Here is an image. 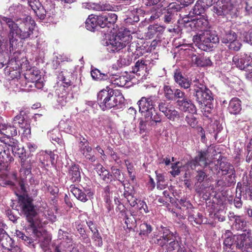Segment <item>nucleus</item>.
<instances>
[{"instance_id": "obj_1", "label": "nucleus", "mask_w": 252, "mask_h": 252, "mask_svg": "<svg viewBox=\"0 0 252 252\" xmlns=\"http://www.w3.org/2000/svg\"><path fill=\"white\" fill-rule=\"evenodd\" d=\"M2 18L3 23L6 24L9 29V42L5 46L10 51L12 50L18 52L19 42L17 37L21 40L30 38L33 34L35 26L34 21L30 16H27L22 20H16L6 17Z\"/></svg>"}, {"instance_id": "obj_42", "label": "nucleus", "mask_w": 252, "mask_h": 252, "mask_svg": "<svg viewBox=\"0 0 252 252\" xmlns=\"http://www.w3.org/2000/svg\"><path fill=\"white\" fill-rule=\"evenodd\" d=\"M17 56L13 54L11 59L8 62V65L5 68H9L14 70H18L19 69V61L18 58H16Z\"/></svg>"}, {"instance_id": "obj_23", "label": "nucleus", "mask_w": 252, "mask_h": 252, "mask_svg": "<svg viewBox=\"0 0 252 252\" xmlns=\"http://www.w3.org/2000/svg\"><path fill=\"white\" fill-rule=\"evenodd\" d=\"M82 7L86 9H93L96 11H110L113 9L112 6L108 3H83Z\"/></svg>"}, {"instance_id": "obj_8", "label": "nucleus", "mask_w": 252, "mask_h": 252, "mask_svg": "<svg viewBox=\"0 0 252 252\" xmlns=\"http://www.w3.org/2000/svg\"><path fill=\"white\" fill-rule=\"evenodd\" d=\"M193 41L197 47L204 51H207L213 47V44L219 42V38L216 31L209 30L197 34L193 37Z\"/></svg>"}, {"instance_id": "obj_53", "label": "nucleus", "mask_w": 252, "mask_h": 252, "mask_svg": "<svg viewBox=\"0 0 252 252\" xmlns=\"http://www.w3.org/2000/svg\"><path fill=\"white\" fill-rule=\"evenodd\" d=\"M112 173L115 179H116L121 183H123L124 182V175L123 174H121V171L119 169L115 167H112Z\"/></svg>"}, {"instance_id": "obj_36", "label": "nucleus", "mask_w": 252, "mask_h": 252, "mask_svg": "<svg viewBox=\"0 0 252 252\" xmlns=\"http://www.w3.org/2000/svg\"><path fill=\"white\" fill-rule=\"evenodd\" d=\"M138 43L136 42H131L128 45L127 51L137 56L142 55L143 53L140 51L142 49L141 47L138 46Z\"/></svg>"}, {"instance_id": "obj_13", "label": "nucleus", "mask_w": 252, "mask_h": 252, "mask_svg": "<svg viewBox=\"0 0 252 252\" xmlns=\"http://www.w3.org/2000/svg\"><path fill=\"white\" fill-rule=\"evenodd\" d=\"M181 9V4L178 2L170 3L163 13L162 20L164 23L167 24H173L176 20L178 12L180 11Z\"/></svg>"}, {"instance_id": "obj_21", "label": "nucleus", "mask_w": 252, "mask_h": 252, "mask_svg": "<svg viewBox=\"0 0 252 252\" xmlns=\"http://www.w3.org/2000/svg\"><path fill=\"white\" fill-rule=\"evenodd\" d=\"M191 25V30L192 31H208L207 30L209 22L204 17H200L197 19H194Z\"/></svg>"}, {"instance_id": "obj_31", "label": "nucleus", "mask_w": 252, "mask_h": 252, "mask_svg": "<svg viewBox=\"0 0 252 252\" xmlns=\"http://www.w3.org/2000/svg\"><path fill=\"white\" fill-rule=\"evenodd\" d=\"M108 79L111 84L119 87L125 86L127 82V78L124 76H119L109 74Z\"/></svg>"}, {"instance_id": "obj_64", "label": "nucleus", "mask_w": 252, "mask_h": 252, "mask_svg": "<svg viewBox=\"0 0 252 252\" xmlns=\"http://www.w3.org/2000/svg\"><path fill=\"white\" fill-rule=\"evenodd\" d=\"M245 60L246 61L247 67L252 69V53L245 55Z\"/></svg>"}, {"instance_id": "obj_7", "label": "nucleus", "mask_w": 252, "mask_h": 252, "mask_svg": "<svg viewBox=\"0 0 252 252\" xmlns=\"http://www.w3.org/2000/svg\"><path fill=\"white\" fill-rule=\"evenodd\" d=\"M28 2L35 15L41 20L46 17H52L56 13L55 4L51 1H47L44 5L39 0H28Z\"/></svg>"}, {"instance_id": "obj_11", "label": "nucleus", "mask_w": 252, "mask_h": 252, "mask_svg": "<svg viewBox=\"0 0 252 252\" xmlns=\"http://www.w3.org/2000/svg\"><path fill=\"white\" fill-rule=\"evenodd\" d=\"M58 238L62 241L60 244L56 247L55 252H78V251L73 246L72 239L67 232L60 229Z\"/></svg>"}, {"instance_id": "obj_46", "label": "nucleus", "mask_w": 252, "mask_h": 252, "mask_svg": "<svg viewBox=\"0 0 252 252\" xmlns=\"http://www.w3.org/2000/svg\"><path fill=\"white\" fill-rule=\"evenodd\" d=\"M206 9L204 8L199 2L197 1L192 10L190 12L189 14L192 13L193 14L199 15L205 12Z\"/></svg>"}, {"instance_id": "obj_45", "label": "nucleus", "mask_w": 252, "mask_h": 252, "mask_svg": "<svg viewBox=\"0 0 252 252\" xmlns=\"http://www.w3.org/2000/svg\"><path fill=\"white\" fill-rule=\"evenodd\" d=\"M182 165L179 162L173 163L171 166V170L170 171V174L173 176H178L181 171Z\"/></svg>"}, {"instance_id": "obj_49", "label": "nucleus", "mask_w": 252, "mask_h": 252, "mask_svg": "<svg viewBox=\"0 0 252 252\" xmlns=\"http://www.w3.org/2000/svg\"><path fill=\"white\" fill-rule=\"evenodd\" d=\"M171 105L170 103L166 102L165 100L161 101L158 103V110L164 114Z\"/></svg>"}, {"instance_id": "obj_18", "label": "nucleus", "mask_w": 252, "mask_h": 252, "mask_svg": "<svg viewBox=\"0 0 252 252\" xmlns=\"http://www.w3.org/2000/svg\"><path fill=\"white\" fill-rule=\"evenodd\" d=\"M207 156L208 153L207 152H200L194 159L188 163L187 165L193 170L195 169L197 166H200L203 167H205L208 164Z\"/></svg>"}, {"instance_id": "obj_52", "label": "nucleus", "mask_w": 252, "mask_h": 252, "mask_svg": "<svg viewBox=\"0 0 252 252\" xmlns=\"http://www.w3.org/2000/svg\"><path fill=\"white\" fill-rule=\"evenodd\" d=\"M5 73L8 75L12 79L17 78L19 77L20 73L18 70H14L9 69V68H5Z\"/></svg>"}, {"instance_id": "obj_43", "label": "nucleus", "mask_w": 252, "mask_h": 252, "mask_svg": "<svg viewBox=\"0 0 252 252\" xmlns=\"http://www.w3.org/2000/svg\"><path fill=\"white\" fill-rule=\"evenodd\" d=\"M50 137L52 141L57 142L60 145L63 144V141L61 138V135L59 134L58 130H54L50 133Z\"/></svg>"}, {"instance_id": "obj_35", "label": "nucleus", "mask_w": 252, "mask_h": 252, "mask_svg": "<svg viewBox=\"0 0 252 252\" xmlns=\"http://www.w3.org/2000/svg\"><path fill=\"white\" fill-rule=\"evenodd\" d=\"M233 62L235 63V64L236 66L239 68L240 69L245 70L246 71V74L250 71V69L247 67L246 61L242 58L239 59L237 56H235L233 58ZM252 69H250V71Z\"/></svg>"}, {"instance_id": "obj_16", "label": "nucleus", "mask_w": 252, "mask_h": 252, "mask_svg": "<svg viewBox=\"0 0 252 252\" xmlns=\"http://www.w3.org/2000/svg\"><path fill=\"white\" fill-rule=\"evenodd\" d=\"M70 191L74 196L82 202H85L93 198L94 192L89 188L80 189L75 186H70Z\"/></svg>"}, {"instance_id": "obj_5", "label": "nucleus", "mask_w": 252, "mask_h": 252, "mask_svg": "<svg viewBox=\"0 0 252 252\" xmlns=\"http://www.w3.org/2000/svg\"><path fill=\"white\" fill-rule=\"evenodd\" d=\"M162 235L158 238L154 234L152 237V241L159 246L165 247L167 252H172L182 248L179 244V237L177 233L171 232L169 229L164 227L162 228Z\"/></svg>"}, {"instance_id": "obj_14", "label": "nucleus", "mask_w": 252, "mask_h": 252, "mask_svg": "<svg viewBox=\"0 0 252 252\" xmlns=\"http://www.w3.org/2000/svg\"><path fill=\"white\" fill-rule=\"evenodd\" d=\"M70 91L65 89L64 87H59L56 89V107L58 108L65 106L67 102L74 98V95L72 93L70 92Z\"/></svg>"}, {"instance_id": "obj_12", "label": "nucleus", "mask_w": 252, "mask_h": 252, "mask_svg": "<svg viewBox=\"0 0 252 252\" xmlns=\"http://www.w3.org/2000/svg\"><path fill=\"white\" fill-rule=\"evenodd\" d=\"M194 87L196 100L200 105H203L207 102L209 103L213 99L211 91L205 85L197 83L194 85Z\"/></svg>"}, {"instance_id": "obj_6", "label": "nucleus", "mask_w": 252, "mask_h": 252, "mask_svg": "<svg viewBox=\"0 0 252 252\" xmlns=\"http://www.w3.org/2000/svg\"><path fill=\"white\" fill-rule=\"evenodd\" d=\"M131 37L119 32L116 34H113L102 41V44L106 47L110 53L118 52L125 47L131 40Z\"/></svg>"}, {"instance_id": "obj_20", "label": "nucleus", "mask_w": 252, "mask_h": 252, "mask_svg": "<svg viewBox=\"0 0 252 252\" xmlns=\"http://www.w3.org/2000/svg\"><path fill=\"white\" fill-rule=\"evenodd\" d=\"M32 227L33 233L37 237V240L40 243L41 247L43 249H45L50 242L51 239L50 237L47 235L45 233H42L37 227Z\"/></svg>"}, {"instance_id": "obj_17", "label": "nucleus", "mask_w": 252, "mask_h": 252, "mask_svg": "<svg viewBox=\"0 0 252 252\" xmlns=\"http://www.w3.org/2000/svg\"><path fill=\"white\" fill-rule=\"evenodd\" d=\"M23 7L22 4L20 3H14L10 6L8 10L6 12V16L0 15V24L1 25L3 22L2 17L11 18L13 20H22L21 18H17V16L23 12Z\"/></svg>"}, {"instance_id": "obj_39", "label": "nucleus", "mask_w": 252, "mask_h": 252, "mask_svg": "<svg viewBox=\"0 0 252 252\" xmlns=\"http://www.w3.org/2000/svg\"><path fill=\"white\" fill-rule=\"evenodd\" d=\"M191 59L192 63L196 64L197 66H203L209 64L210 62V60H207L204 61L203 58L201 57H198L195 54H192L191 55Z\"/></svg>"}, {"instance_id": "obj_29", "label": "nucleus", "mask_w": 252, "mask_h": 252, "mask_svg": "<svg viewBox=\"0 0 252 252\" xmlns=\"http://www.w3.org/2000/svg\"><path fill=\"white\" fill-rule=\"evenodd\" d=\"M175 81L179 84L180 86L184 89H188L190 87L191 82L188 78L183 76L179 71H176L174 73Z\"/></svg>"}, {"instance_id": "obj_56", "label": "nucleus", "mask_w": 252, "mask_h": 252, "mask_svg": "<svg viewBox=\"0 0 252 252\" xmlns=\"http://www.w3.org/2000/svg\"><path fill=\"white\" fill-rule=\"evenodd\" d=\"M190 14H189L188 15H186L182 19L183 24H184L185 27L187 28H189L191 30V23L194 20V19H192V15Z\"/></svg>"}, {"instance_id": "obj_26", "label": "nucleus", "mask_w": 252, "mask_h": 252, "mask_svg": "<svg viewBox=\"0 0 252 252\" xmlns=\"http://www.w3.org/2000/svg\"><path fill=\"white\" fill-rule=\"evenodd\" d=\"M61 128L64 129L66 133L70 134L75 133L77 131V126L75 122L70 119H67L65 121H62L59 124Z\"/></svg>"}, {"instance_id": "obj_32", "label": "nucleus", "mask_w": 252, "mask_h": 252, "mask_svg": "<svg viewBox=\"0 0 252 252\" xmlns=\"http://www.w3.org/2000/svg\"><path fill=\"white\" fill-rule=\"evenodd\" d=\"M69 176L72 182H79L81 179L80 171L78 165H72L69 169Z\"/></svg>"}, {"instance_id": "obj_34", "label": "nucleus", "mask_w": 252, "mask_h": 252, "mask_svg": "<svg viewBox=\"0 0 252 252\" xmlns=\"http://www.w3.org/2000/svg\"><path fill=\"white\" fill-rule=\"evenodd\" d=\"M91 73L93 79L99 81L108 80L109 75V73H102L97 68L92 69Z\"/></svg>"}, {"instance_id": "obj_48", "label": "nucleus", "mask_w": 252, "mask_h": 252, "mask_svg": "<svg viewBox=\"0 0 252 252\" xmlns=\"http://www.w3.org/2000/svg\"><path fill=\"white\" fill-rule=\"evenodd\" d=\"M92 232L93 233L92 239L95 241V245L101 247L102 245V240L98 230L96 228H94V231Z\"/></svg>"}, {"instance_id": "obj_60", "label": "nucleus", "mask_w": 252, "mask_h": 252, "mask_svg": "<svg viewBox=\"0 0 252 252\" xmlns=\"http://www.w3.org/2000/svg\"><path fill=\"white\" fill-rule=\"evenodd\" d=\"M164 29L165 27L158 26V25L150 26L149 27V30H150L151 32H152L153 33L154 32L156 33L157 32H162L164 31Z\"/></svg>"}, {"instance_id": "obj_54", "label": "nucleus", "mask_w": 252, "mask_h": 252, "mask_svg": "<svg viewBox=\"0 0 252 252\" xmlns=\"http://www.w3.org/2000/svg\"><path fill=\"white\" fill-rule=\"evenodd\" d=\"M236 38V35L234 32L230 31L223 36L222 42L228 43Z\"/></svg>"}, {"instance_id": "obj_44", "label": "nucleus", "mask_w": 252, "mask_h": 252, "mask_svg": "<svg viewBox=\"0 0 252 252\" xmlns=\"http://www.w3.org/2000/svg\"><path fill=\"white\" fill-rule=\"evenodd\" d=\"M164 95L168 100H173L174 95V89H172L169 86L165 85L163 87Z\"/></svg>"}, {"instance_id": "obj_24", "label": "nucleus", "mask_w": 252, "mask_h": 252, "mask_svg": "<svg viewBox=\"0 0 252 252\" xmlns=\"http://www.w3.org/2000/svg\"><path fill=\"white\" fill-rule=\"evenodd\" d=\"M249 232H247V233H243L238 235H234L235 245L238 249L242 250H245L247 249L249 240Z\"/></svg>"}, {"instance_id": "obj_59", "label": "nucleus", "mask_w": 252, "mask_h": 252, "mask_svg": "<svg viewBox=\"0 0 252 252\" xmlns=\"http://www.w3.org/2000/svg\"><path fill=\"white\" fill-rule=\"evenodd\" d=\"M241 46V43L239 41L236 40V39L230 42L229 44L228 45L229 49H233L235 51H238Z\"/></svg>"}, {"instance_id": "obj_27", "label": "nucleus", "mask_w": 252, "mask_h": 252, "mask_svg": "<svg viewBox=\"0 0 252 252\" xmlns=\"http://www.w3.org/2000/svg\"><path fill=\"white\" fill-rule=\"evenodd\" d=\"M0 243L5 250H7L14 244L13 240L5 231L2 229H0Z\"/></svg>"}, {"instance_id": "obj_57", "label": "nucleus", "mask_w": 252, "mask_h": 252, "mask_svg": "<svg viewBox=\"0 0 252 252\" xmlns=\"http://www.w3.org/2000/svg\"><path fill=\"white\" fill-rule=\"evenodd\" d=\"M186 121L192 127H194L197 124V121L192 115V113H190L186 117Z\"/></svg>"}, {"instance_id": "obj_3", "label": "nucleus", "mask_w": 252, "mask_h": 252, "mask_svg": "<svg viewBox=\"0 0 252 252\" xmlns=\"http://www.w3.org/2000/svg\"><path fill=\"white\" fill-rule=\"evenodd\" d=\"M158 100V96L150 95L148 97H141L137 102L139 111L145 119L151 120V125H156L157 123L161 122L160 117L155 108Z\"/></svg>"}, {"instance_id": "obj_55", "label": "nucleus", "mask_w": 252, "mask_h": 252, "mask_svg": "<svg viewBox=\"0 0 252 252\" xmlns=\"http://www.w3.org/2000/svg\"><path fill=\"white\" fill-rule=\"evenodd\" d=\"M146 120L144 121L143 119H140L139 121V128L141 133L145 132L147 129V125H151L150 120L146 119Z\"/></svg>"}, {"instance_id": "obj_4", "label": "nucleus", "mask_w": 252, "mask_h": 252, "mask_svg": "<svg viewBox=\"0 0 252 252\" xmlns=\"http://www.w3.org/2000/svg\"><path fill=\"white\" fill-rule=\"evenodd\" d=\"M122 97V94L120 92L107 87L97 94V100L100 108L105 111L116 106L120 102L118 98Z\"/></svg>"}, {"instance_id": "obj_61", "label": "nucleus", "mask_w": 252, "mask_h": 252, "mask_svg": "<svg viewBox=\"0 0 252 252\" xmlns=\"http://www.w3.org/2000/svg\"><path fill=\"white\" fill-rule=\"evenodd\" d=\"M13 121L14 124H18L20 126H21L24 125L26 123V122L25 121L24 116L22 114H20L15 116L14 118Z\"/></svg>"}, {"instance_id": "obj_40", "label": "nucleus", "mask_w": 252, "mask_h": 252, "mask_svg": "<svg viewBox=\"0 0 252 252\" xmlns=\"http://www.w3.org/2000/svg\"><path fill=\"white\" fill-rule=\"evenodd\" d=\"M132 62V58L128 55L120 56L117 61L118 65L121 67L123 66L129 65Z\"/></svg>"}, {"instance_id": "obj_58", "label": "nucleus", "mask_w": 252, "mask_h": 252, "mask_svg": "<svg viewBox=\"0 0 252 252\" xmlns=\"http://www.w3.org/2000/svg\"><path fill=\"white\" fill-rule=\"evenodd\" d=\"M187 98L185 92L179 89H174V100L184 99Z\"/></svg>"}, {"instance_id": "obj_33", "label": "nucleus", "mask_w": 252, "mask_h": 252, "mask_svg": "<svg viewBox=\"0 0 252 252\" xmlns=\"http://www.w3.org/2000/svg\"><path fill=\"white\" fill-rule=\"evenodd\" d=\"M86 27L87 30L93 31L98 27L97 23V18L95 15L91 14L89 16L86 21Z\"/></svg>"}, {"instance_id": "obj_30", "label": "nucleus", "mask_w": 252, "mask_h": 252, "mask_svg": "<svg viewBox=\"0 0 252 252\" xmlns=\"http://www.w3.org/2000/svg\"><path fill=\"white\" fill-rule=\"evenodd\" d=\"M13 53L14 55L19 54V51L18 52H15V51H7L6 49H3V51L0 50V69L3 67L5 65L6 66L8 64V62L10 60V57L9 54Z\"/></svg>"}, {"instance_id": "obj_50", "label": "nucleus", "mask_w": 252, "mask_h": 252, "mask_svg": "<svg viewBox=\"0 0 252 252\" xmlns=\"http://www.w3.org/2000/svg\"><path fill=\"white\" fill-rule=\"evenodd\" d=\"M124 195L127 199V201L129 202L130 205L132 207H134L137 204L136 198L134 197L133 195L131 193H129L128 191H125Z\"/></svg>"}, {"instance_id": "obj_41", "label": "nucleus", "mask_w": 252, "mask_h": 252, "mask_svg": "<svg viewBox=\"0 0 252 252\" xmlns=\"http://www.w3.org/2000/svg\"><path fill=\"white\" fill-rule=\"evenodd\" d=\"M92 151V147L89 146L85 149L81 151L80 152L87 159H88L91 162H94L96 160V157L94 156V155L91 154Z\"/></svg>"}, {"instance_id": "obj_47", "label": "nucleus", "mask_w": 252, "mask_h": 252, "mask_svg": "<svg viewBox=\"0 0 252 252\" xmlns=\"http://www.w3.org/2000/svg\"><path fill=\"white\" fill-rule=\"evenodd\" d=\"M140 234L147 235L152 231V227L150 224L147 223H143L140 226Z\"/></svg>"}, {"instance_id": "obj_37", "label": "nucleus", "mask_w": 252, "mask_h": 252, "mask_svg": "<svg viewBox=\"0 0 252 252\" xmlns=\"http://www.w3.org/2000/svg\"><path fill=\"white\" fill-rule=\"evenodd\" d=\"M164 115L168 119L172 121H174L176 118H179L180 116L178 111L176 110L172 105L170 106Z\"/></svg>"}, {"instance_id": "obj_15", "label": "nucleus", "mask_w": 252, "mask_h": 252, "mask_svg": "<svg viewBox=\"0 0 252 252\" xmlns=\"http://www.w3.org/2000/svg\"><path fill=\"white\" fill-rule=\"evenodd\" d=\"M235 170L229 163L221 165V182L223 186H230L235 183Z\"/></svg>"}, {"instance_id": "obj_10", "label": "nucleus", "mask_w": 252, "mask_h": 252, "mask_svg": "<svg viewBox=\"0 0 252 252\" xmlns=\"http://www.w3.org/2000/svg\"><path fill=\"white\" fill-rule=\"evenodd\" d=\"M25 78L27 81L26 87L32 88L34 86L38 89H41L44 86V79L40 71L36 68H33L28 71L25 73Z\"/></svg>"}, {"instance_id": "obj_63", "label": "nucleus", "mask_w": 252, "mask_h": 252, "mask_svg": "<svg viewBox=\"0 0 252 252\" xmlns=\"http://www.w3.org/2000/svg\"><path fill=\"white\" fill-rule=\"evenodd\" d=\"M88 142L87 139H86L84 137L80 138V142L79 143V151H81L87 147H88L89 146L88 145Z\"/></svg>"}, {"instance_id": "obj_25", "label": "nucleus", "mask_w": 252, "mask_h": 252, "mask_svg": "<svg viewBox=\"0 0 252 252\" xmlns=\"http://www.w3.org/2000/svg\"><path fill=\"white\" fill-rule=\"evenodd\" d=\"M123 209L120 211V214L125 219V224L126 225V228L131 229L136 225V220L134 213L130 212L129 214H127L124 206H123Z\"/></svg>"}, {"instance_id": "obj_28", "label": "nucleus", "mask_w": 252, "mask_h": 252, "mask_svg": "<svg viewBox=\"0 0 252 252\" xmlns=\"http://www.w3.org/2000/svg\"><path fill=\"white\" fill-rule=\"evenodd\" d=\"M242 109L241 101L236 97L233 98L229 102L227 110L231 114L237 115Z\"/></svg>"}, {"instance_id": "obj_9", "label": "nucleus", "mask_w": 252, "mask_h": 252, "mask_svg": "<svg viewBox=\"0 0 252 252\" xmlns=\"http://www.w3.org/2000/svg\"><path fill=\"white\" fill-rule=\"evenodd\" d=\"M17 134V130L15 126L10 124H0V141L14 149L17 147L18 141L12 137Z\"/></svg>"}, {"instance_id": "obj_38", "label": "nucleus", "mask_w": 252, "mask_h": 252, "mask_svg": "<svg viewBox=\"0 0 252 252\" xmlns=\"http://www.w3.org/2000/svg\"><path fill=\"white\" fill-rule=\"evenodd\" d=\"M247 222L246 220L241 216L237 217L234 224V227L237 230H243L246 231L245 227L246 226Z\"/></svg>"}, {"instance_id": "obj_22", "label": "nucleus", "mask_w": 252, "mask_h": 252, "mask_svg": "<svg viewBox=\"0 0 252 252\" xmlns=\"http://www.w3.org/2000/svg\"><path fill=\"white\" fill-rule=\"evenodd\" d=\"M176 102L178 106H179L181 109L184 112L194 113L196 111L195 105L187 98L184 99L177 100Z\"/></svg>"}, {"instance_id": "obj_62", "label": "nucleus", "mask_w": 252, "mask_h": 252, "mask_svg": "<svg viewBox=\"0 0 252 252\" xmlns=\"http://www.w3.org/2000/svg\"><path fill=\"white\" fill-rule=\"evenodd\" d=\"M234 244H235V239H234V236L233 237L228 236L226 237L223 242L224 246L227 247H230Z\"/></svg>"}, {"instance_id": "obj_2", "label": "nucleus", "mask_w": 252, "mask_h": 252, "mask_svg": "<svg viewBox=\"0 0 252 252\" xmlns=\"http://www.w3.org/2000/svg\"><path fill=\"white\" fill-rule=\"evenodd\" d=\"M19 202L26 218L31 227H37L39 229L48 223V220L55 221L56 217L50 210H45L43 213L37 214L32 200L27 195L19 197Z\"/></svg>"}, {"instance_id": "obj_51", "label": "nucleus", "mask_w": 252, "mask_h": 252, "mask_svg": "<svg viewBox=\"0 0 252 252\" xmlns=\"http://www.w3.org/2000/svg\"><path fill=\"white\" fill-rule=\"evenodd\" d=\"M97 18V23H98V26L101 28H104L108 26V23L107 21V15H99L95 16Z\"/></svg>"}, {"instance_id": "obj_19", "label": "nucleus", "mask_w": 252, "mask_h": 252, "mask_svg": "<svg viewBox=\"0 0 252 252\" xmlns=\"http://www.w3.org/2000/svg\"><path fill=\"white\" fill-rule=\"evenodd\" d=\"M71 78H72L71 73L66 70L60 72L58 76V80L59 83L61 82L62 83L59 87H64L66 89L71 90L72 87H74V86H72Z\"/></svg>"}]
</instances>
